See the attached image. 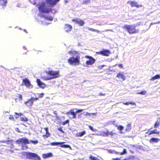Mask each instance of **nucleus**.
<instances>
[{"instance_id": "37", "label": "nucleus", "mask_w": 160, "mask_h": 160, "mask_svg": "<svg viewBox=\"0 0 160 160\" xmlns=\"http://www.w3.org/2000/svg\"><path fill=\"white\" fill-rule=\"evenodd\" d=\"M115 133L112 132H109L108 131V136H112L116 134Z\"/></svg>"}, {"instance_id": "6", "label": "nucleus", "mask_w": 160, "mask_h": 160, "mask_svg": "<svg viewBox=\"0 0 160 160\" xmlns=\"http://www.w3.org/2000/svg\"><path fill=\"white\" fill-rule=\"evenodd\" d=\"M85 58L89 59V60L86 61V64L87 65H91L93 64L95 62V59L91 56L86 55L85 56Z\"/></svg>"}, {"instance_id": "41", "label": "nucleus", "mask_w": 160, "mask_h": 160, "mask_svg": "<svg viewBox=\"0 0 160 160\" xmlns=\"http://www.w3.org/2000/svg\"><path fill=\"white\" fill-rule=\"evenodd\" d=\"M68 122H69V120H66L65 121L63 122L62 123V124L63 125H64L65 124H66L67 123H68Z\"/></svg>"}, {"instance_id": "56", "label": "nucleus", "mask_w": 160, "mask_h": 160, "mask_svg": "<svg viewBox=\"0 0 160 160\" xmlns=\"http://www.w3.org/2000/svg\"><path fill=\"white\" fill-rule=\"evenodd\" d=\"M87 1H88L89 2V0H88Z\"/></svg>"}, {"instance_id": "46", "label": "nucleus", "mask_w": 160, "mask_h": 160, "mask_svg": "<svg viewBox=\"0 0 160 160\" xmlns=\"http://www.w3.org/2000/svg\"><path fill=\"white\" fill-rule=\"evenodd\" d=\"M83 110L82 109H78L76 111V113H77L78 112H81L83 111Z\"/></svg>"}, {"instance_id": "17", "label": "nucleus", "mask_w": 160, "mask_h": 160, "mask_svg": "<svg viewBox=\"0 0 160 160\" xmlns=\"http://www.w3.org/2000/svg\"><path fill=\"white\" fill-rule=\"evenodd\" d=\"M33 103V102L31 98L29 99H28L24 103L28 107H30L32 105Z\"/></svg>"}, {"instance_id": "52", "label": "nucleus", "mask_w": 160, "mask_h": 160, "mask_svg": "<svg viewBox=\"0 0 160 160\" xmlns=\"http://www.w3.org/2000/svg\"><path fill=\"white\" fill-rule=\"evenodd\" d=\"M58 130H59V131L62 132H63V131L62 130V128H58Z\"/></svg>"}, {"instance_id": "18", "label": "nucleus", "mask_w": 160, "mask_h": 160, "mask_svg": "<svg viewBox=\"0 0 160 160\" xmlns=\"http://www.w3.org/2000/svg\"><path fill=\"white\" fill-rule=\"evenodd\" d=\"M110 54V52L109 50L104 49L102 50V55L104 56H108Z\"/></svg>"}, {"instance_id": "44", "label": "nucleus", "mask_w": 160, "mask_h": 160, "mask_svg": "<svg viewBox=\"0 0 160 160\" xmlns=\"http://www.w3.org/2000/svg\"><path fill=\"white\" fill-rule=\"evenodd\" d=\"M18 99L20 101L22 100V95L18 94Z\"/></svg>"}, {"instance_id": "30", "label": "nucleus", "mask_w": 160, "mask_h": 160, "mask_svg": "<svg viewBox=\"0 0 160 160\" xmlns=\"http://www.w3.org/2000/svg\"><path fill=\"white\" fill-rule=\"evenodd\" d=\"M41 78L44 81H47L51 80L49 77H46L44 76H41Z\"/></svg>"}, {"instance_id": "25", "label": "nucleus", "mask_w": 160, "mask_h": 160, "mask_svg": "<svg viewBox=\"0 0 160 160\" xmlns=\"http://www.w3.org/2000/svg\"><path fill=\"white\" fill-rule=\"evenodd\" d=\"M86 134L85 131H83L81 132H79L77 133V136L78 137H81Z\"/></svg>"}, {"instance_id": "7", "label": "nucleus", "mask_w": 160, "mask_h": 160, "mask_svg": "<svg viewBox=\"0 0 160 160\" xmlns=\"http://www.w3.org/2000/svg\"><path fill=\"white\" fill-rule=\"evenodd\" d=\"M22 85H24L27 88H30L32 86L29 80L27 78H24L22 80Z\"/></svg>"}, {"instance_id": "57", "label": "nucleus", "mask_w": 160, "mask_h": 160, "mask_svg": "<svg viewBox=\"0 0 160 160\" xmlns=\"http://www.w3.org/2000/svg\"><path fill=\"white\" fill-rule=\"evenodd\" d=\"M85 2V3H86V2Z\"/></svg>"}, {"instance_id": "9", "label": "nucleus", "mask_w": 160, "mask_h": 160, "mask_svg": "<svg viewBox=\"0 0 160 160\" xmlns=\"http://www.w3.org/2000/svg\"><path fill=\"white\" fill-rule=\"evenodd\" d=\"M16 142L18 144L21 143L23 144H29V142L28 140L25 138H22L18 139L16 141Z\"/></svg>"}, {"instance_id": "1", "label": "nucleus", "mask_w": 160, "mask_h": 160, "mask_svg": "<svg viewBox=\"0 0 160 160\" xmlns=\"http://www.w3.org/2000/svg\"><path fill=\"white\" fill-rule=\"evenodd\" d=\"M68 53L72 56L68 59V62L71 65H78L80 64L79 53L76 51H70Z\"/></svg>"}, {"instance_id": "14", "label": "nucleus", "mask_w": 160, "mask_h": 160, "mask_svg": "<svg viewBox=\"0 0 160 160\" xmlns=\"http://www.w3.org/2000/svg\"><path fill=\"white\" fill-rule=\"evenodd\" d=\"M60 0H46L47 2L51 6H53L56 5Z\"/></svg>"}, {"instance_id": "26", "label": "nucleus", "mask_w": 160, "mask_h": 160, "mask_svg": "<svg viewBox=\"0 0 160 160\" xmlns=\"http://www.w3.org/2000/svg\"><path fill=\"white\" fill-rule=\"evenodd\" d=\"M41 17H43L44 18L46 19H47V20H48L51 21L53 19V18H52V17L51 16L48 17L47 16H46L45 15H42Z\"/></svg>"}, {"instance_id": "11", "label": "nucleus", "mask_w": 160, "mask_h": 160, "mask_svg": "<svg viewBox=\"0 0 160 160\" xmlns=\"http://www.w3.org/2000/svg\"><path fill=\"white\" fill-rule=\"evenodd\" d=\"M73 22L78 24L79 26H82L84 24V22L83 20L78 18L73 19L72 20Z\"/></svg>"}, {"instance_id": "32", "label": "nucleus", "mask_w": 160, "mask_h": 160, "mask_svg": "<svg viewBox=\"0 0 160 160\" xmlns=\"http://www.w3.org/2000/svg\"><path fill=\"white\" fill-rule=\"evenodd\" d=\"M20 120L21 121L23 122H27L28 121V118L25 117H20Z\"/></svg>"}, {"instance_id": "40", "label": "nucleus", "mask_w": 160, "mask_h": 160, "mask_svg": "<svg viewBox=\"0 0 160 160\" xmlns=\"http://www.w3.org/2000/svg\"><path fill=\"white\" fill-rule=\"evenodd\" d=\"M9 119L12 120L14 121V118L13 116L12 115H10L9 116Z\"/></svg>"}, {"instance_id": "28", "label": "nucleus", "mask_w": 160, "mask_h": 160, "mask_svg": "<svg viewBox=\"0 0 160 160\" xmlns=\"http://www.w3.org/2000/svg\"><path fill=\"white\" fill-rule=\"evenodd\" d=\"M153 134H156L159 135L160 134V132L159 131H158L157 129H155L153 130H151Z\"/></svg>"}, {"instance_id": "42", "label": "nucleus", "mask_w": 160, "mask_h": 160, "mask_svg": "<svg viewBox=\"0 0 160 160\" xmlns=\"http://www.w3.org/2000/svg\"><path fill=\"white\" fill-rule=\"evenodd\" d=\"M89 128L93 132H95V131H96V129H94L93 128V127L92 126H89Z\"/></svg>"}, {"instance_id": "29", "label": "nucleus", "mask_w": 160, "mask_h": 160, "mask_svg": "<svg viewBox=\"0 0 160 160\" xmlns=\"http://www.w3.org/2000/svg\"><path fill=\"white\" fill-rule=\"evenodd\" d=\"M123 104L126 105H128L129 104H130L132 105H136V103L134 102H126L123 103Z\"/></svg>"}, {"instance_id": "20", "label": "nucleus", "mask_w": 160, "mask_h": 160, "mask_svg": "<svg viewBox=\"0 0 160 160\" xmlns=\"http://www.w3.org/2000/svg\"><path fill=\"white\" fill-rule=\"evenodd\" d=\"M160 140V139L156 138H152L149 139V142L151 143L153 142H158Z\"/></svg>"}, {"instance_id": "35", "label": "nucleus", "mask_w": 160, "mask_h": 160, "mask_svg": "<svg viewBox=\"0 0 160 160\" xmlns=\"http://www.w3.org/2000/svg\"><path fill=\"white\" fill-rule=\"evenodd\" d=\"M29 142V143H32L33 144H36L37 143H38V140H30V141Z\"/></svg>"}, {"instance_id": "27", "label": "nucleus", "mask_w": 160, "mask_h": 160, "mask_svg": "<svg viewBox=\"0 0 160 160\" xmlns=\"http://www.w3.org/2000/svg\"><path fill=\"white\" fill-rule=\"evenodd\" d=\"M131 129V124L129 123L127 125L125 130L126 131H129Z\"/></svg>"}, {"instance_id": "51", "label": "nucleus", "mask_w": 160, "mask_h": 160, "mask_svg": "<svg viewBox=\"0 0 160 160\" xmlns=\"http://www.w3.org/2000/svg\"><path fill=\"white\" fill-rule=\"evenodd\" d=\"M96 53L98 54H101L102 55V51H101L98 52H96Z\"/></svg>"}, {"instance_id": "50", "label": "nucleus", "mask_w": 160, "mask_h": 160, "mask_svg": "<svg viewBox=\"0 0 160 160\" xmlns=\"http://www.w3.org/2000/svg\"><path fill=\"white\" fill-rule=\"evenodd\" d=\"M15 113V114L19 116H21L22 115V114L21 113H18L17 112H16Z\"/></svg>"}, {"instance_id": "22", "label": "nucleus", "mask_w": 160, "mask_h": 160, "mask_svg": "<svg viewBox=\"0 0 160 160\" xmlns=\"http://www.w3.org/2000/svg\"><path fill=\"white\" fill-rule=\"evenodd\" d=\"M7 0H0V6L3 7L6 5Z\"/></svg>"}, {"instance_id": "55", "label": "nucleus", "mask_w": 160, "mask_h": 160, "mask_svg": "<svg viewBox=\"0 0 160 160\" xmlns=\"http://www.w3.org/2000/svg\"><path fill=\"white\" fill-rule=\"evenodd\" d=\"M7 142V141H2V142L5 143Z\"/></svg>"}, {"instance_id": "21", "label": "nucleus", "mask_w": 160, "mask_h": 160, "mask_svg": "<svg viewBox=\"0 0 160 160\" xmlns=\"http://www.w3.org/2000/svg\"><path fill=\"white\" fill-rule=\"evenodd\" d=\"M52 154L51 152L47 153H44L42 154V157L43 158H46L49 157H52Z\"/></svg>"}, {"instance_id": "33", "label": "nucleus", "mask_w": 160, "mask_h": 160, "mask_svg": "<svg viewBox=\"0 0 160 160\" xmlns=\"http://www.w3.org/2000/svg\"><path fill=\"white\" fill-rule=\"evenodd\" d=\"M146 134H147V135H145V136H149V135H150L152 134H153L152 132V131L151 130H148V131H147L146 132Z\"/></svg>"}, {"instance_id": "23", "label": "nucleus", "mask_w": 160, "mask_h": 160, "mask_svg": "<svg viewBox=\"0 0 160 160\" xmlns=\"http://www.w3.org/2000/svg\"><path fill=\"white\" fill-rule=\"evenodd\" d=\"M108 130L107 129L105 131H103L101 132V133L102 135L104 137H108Z\"/></svg>"}, {"instance_id": "45", "label": "nucleus", "mask_w": 160, "mask_h": 160, "mask_svg": "<svg viewBox=\"0 0 160 160\" xmlns=\"http://www.w3.org/2000/svg\"><path fill=\"white\" fill-rule=\"evenodd\" d=\"M118 65L120 68H123V66L122 64H116L115 66Z\"/></svg>"}, {"instance_id": "53", "label": "nucleus", "mask_w": 160, "mask_h": 160, "mask_svg": "<svg viewBox=\"0 0 160 160\" xmlns=\"http://www.w3.org/2000/svg\"><path fill=\"white\" fill-rule=\"evenodd\" d=\"M115 121H112V124L115 126L116 127V126H117V125H116V124L115 123Z\"/></svg>"}, {"instance_id": "47", "label": "nucleus", "mask_w": 160, "mask_h": 160, "mask_svg": "<svg viewBox=\"0 0 160 160\" xmlns=\"http://www.w3.org/2000/svg\"><path fill=\"white\" fill-rule=\"evenodd\" d=\"M32 98V99L33 101V102L34 101H36V100H38V98Z\"/></svg>"}, {"instance_id": "12", "label": "nucleus", "mask_w": 160, "mask_h": 160, "mask_svg": "<svg viewBox=\"0 0 160 160\" xmlns=\"http://www.w3.org/2000/svg\"><path fill=\"white\" fill-rule=\"evenodd\" d=\"M36 81L38 85L40 88L44 89L46 87V85L44 83L42 82L39 79H37Z\"/></svg>"}, {"instance_id": "36", "label": "nucleus", "mask_w": 160, "mask_h": 160, "mask_svg": "<svg viewBox=\"0 0 160 160\" xmlns=\"http://www.w3.org/2000/svg\"><path fill=\"white\" fill-rule=\"evenodd\" d=\"M116 127H117L118 129L119 130H122L124 128L121 125H120L119 126H117Z\"/></svg>"}, {"instance_id": "19", "label": "nucleus", "mask_w": 160, "mask_h": 160, "mask_svg": "<svg viewBox=\"0 0 160 160\" xmlns=\"http://www.w3.org/2000/svg\"><path fill=\"white\" fill-rule=\"evenodd\" d=\"M44 129H45V130L46 131V133L45 134L43 135H42V137L46 139V138H48V137H49L50 136V134L48 132V128H47V127L45 128H44Z\"/></svg>"}, {"instance_id": "48", "label": "nucleus", "mask_w": 160, "mask_h": 160, "mask_svg": "<svg viewBox=\"0 0 160 160\" xmlns=\"http://www.w3.org/2000/svg\"><path fill=\"white\" fill-rule=\"evenodd\" d=\"M105 95H106L105 93H103L102 92H100V93H99L98 94V95L100 96H104Z\"/></svg>"}, {"instance_id": "13", "label": "nucleus", "mask_w": 160, "mask_h": 160, "mask_svg": "<svg viewBox=\"0 0 160 160\" xmlns=\"http://www.w3.org/2000/svg\"><path fill=\"white\" fill-rule=\"evenodd\" d=\"M66 114L68 115H72V118H76V113L73 112V109L70 110L68 112H67Z\"/></svg>"}, {"instance_id": "31", "label": "nucleus", "mask_w": 160, "mask_h": 160, "mask_svg": "<svg viewBox=\"0 0 160 160\" xmlns=\"http://www.w3.org/2000/svg\"><path fill=\"white\" fill-rule=\"evenodd\" d=\"M160 121H157L154 124V128H158L160 125Z\"/></svg>"}, {"instance_id": "16", "label": "nucleus", "mask_w": 160, "mask_h": 160, "mask_svg": "<svg viewBox=\"0 0 160 160\" xmlns=\"http://www.w3.org/2000/svg\"><path fill=\"white\" fill-rule=\"evenodd\" d=\"M72 29L71 25L68 24H65L64 27V30L67 32H70Z\"/></svg>"}, {"instance_id": "49", "label": "nucleus", "mask_w": 160, "mask_h": 160, "mask_svg": "<svg viewBox=\"0 0 160 160\" xmlns=\"http://www.w3.org/2000/svg\"><path fill=\"white\" fill-rule=\"evenodd\" d=\"M95 114L94 113H89L88 112H87L86 114V115H89L90 116L91 114Z\"/></svg>"}, {"instance_id": "2", "label": "nucleus", "mask_w": 160, "mask_h": 160, "mask_svg": "<svg viewBox=\"0 0 160 160\" xmlns=\"http://www.w3.org/2000/svg\"><path fill=\"white\" fill-rule=\"evenodd\" d=\"M136 26L133 25H125L123 26L122 28L126 29L128 32L130 34L138 33L139 31L135 28Z\"/></svg>"}, {"instance_id": "5", "label": "nucleus", "mask_w": 160, "mask_h": 160, "mask_svg": "<svg viewBox=\"0 0 160 160\" xmlns=\"http://www.w3.org/2000/svg\"><path fill=\"white\" fill-rule=\"evenodd\" d=\"M46 73L50 76L49 77L50 79H52L58 78L60 76L59 72L58 71H49L47 72Z\"/></svg>"}, {"instance_id": "24", "label": "nucleus", "mask_w": 160, "mask_h": 160, "mask_svg": "<svg viewBox=\"0 0 160 160\" xmlns=\"http://www.w3.org/2000/svg\"><path fill=\"white\" fill-rule=\"evenodd\" d=\"M160 78V75L159 74H157L155 76L153 77L150 79V80L154 81L155 79Z\"/></svg>"}, {"instance_id": "15", "label": "nucleus", "mask_w": 160, "mask_h": 160, "mask_svg": "<svg viewBox=\"0 0 160 160\" xmlns=\"http://www.w3.org/2000/svg\"><path fill=\"white\" fill-rule=\"evenodd\" d=\"M117 77L122 81L125 80V77L122 72H119L117 74Z\"/></svg>"}, {"instance_id": "3", "label": "nucleus", "mask_w": 160, "mask_h": 160, "mask_svg": "<svg viewBox=\"0 0 160 160\" xmlns=\"http://www.w3.org/2000/svg\"><path fill=\"white\" fill-rule=\"evenodd\" d=\"M38 9L40 12L42 13H48L52 11L51 8L46 7L45 3L44 2L41 3Z\"/></svg>"}, {"instance_id": "4", "label": "nucleus", "mask_w": 160, "mask_h": 160, "mask_svg": "<svg viewBox=\"0 0 160 160\" xmlns=\"http://www.w3.org/2000/svg\"><path fill=\"white\" fill-rule=\"evenodd\" d=\"M26 156L27 158L34 160H40V158L36 153L32 152H26Z\"/></svg>"}, {"instance_id": "43", "label": "nucleus", "mask_w": 160, "mask_h": 160, "mask_svg": "<svg viewBox=\"0 0 160 160\" xmlns=\"http://www.w3.org/2000/svg\"><path fill=\"white\" fill-rule=\"evenodd\" d=\"M44 95V93H39L38 94V98H42L43 97Z\"/></svg>"}, {"instance_id": "39", "label": "nucleus", "mask_w": 160, "mask_h": 160, "mask_svg": "<svg viewBox=\"0 0 160 160\" xmlns=\"http://www.w3.org/2000/svg\"><path fill=\"white\" fill-rule=\"evenodd\" d=\"M126 153V149L125 148H124L123 149V151L122 152H120L119 153V154L120 155H123V154H125Z\"/></svg>"}, {"instance_id": "38", "label": "nucleus", "mask_w": 160, "mask_h": 160, "mask_svg": "<svg viewBox=\"0 0 160 160\" xmlns=\"http://www.w3.org/2000/svg\"><path fill=\"white\" fill-rule=\"evenodd\" d=\"M88 29L89 30L91 31H92V32H99V31L98 30H96V29H94L92 28H88Z\"/></svg>"}, {"instance_id": "10", "label": "nucleus", "mask_w": 160, "mask_h": 160, "mask_svg": "<svg viewBox=\"0 0 160 160\" xmlns=\"http://www.w3.org/2000/svg\"><path fill=\"white\" fill-rule=\"evenodd\" d=\"M127 3L129 4L132 7H136L137 8H139L142 6V5L138 4L137 2L134 1H128L127 2Z\"/></svg>"}, {"instance_id": "54", "label": "nucleus", "mask_w": 160, "mask_h": 160, "mask_svg": "<svg viewBox=\"0 0 160 160\" xmlns=\"http://www.w3.org/2000/svg\"><path fill=\"white\" fill-rule=\"evenodd\" d=\"M114 153L116 154H119V152H116V151H115Z\"/></svg>"}, {"instance_id": "34", "label": "nucleus", "mask_w": 160, "mask_h": 160, "mask_svg": "<svg viewBox=\"0 0 160 160\" xmlns=\"http://www.w3.org/2000/svg\"><path fill=\"white\" fill-rule=\"evenodd\" d=\"M137 94H142V95H145L146 93V92L145 91H142L141 92H137Z\"/></svg>"}, {"instance_id": "8", "label": "nucleus", "mask_w": 160, "mask_h": 160, "mask_svg": "<svg viewBox=\"0 0 160 160\" xmlns=\"http://www.w3.org/2000/svg\"><path fill=\"white\" fill-rule=\"evenodd\" d=\"M65 142H52L51 143V145L52 146H58L60 145V147L62 148H69L70 146L69 145L63 144Z\"/></svg>"}]
</instances>
